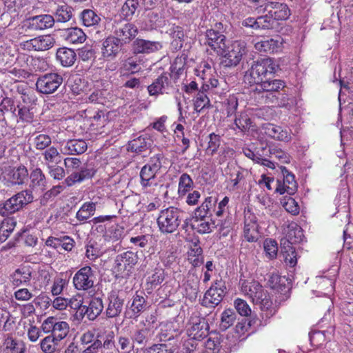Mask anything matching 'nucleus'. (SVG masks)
Listing matches in <instances>:
<instances>
[{
  "label": "nucleus",
  "instance_id": "1",
  "mask_svg": "<svg viewBox=\"0 0 353 353\" xmlns=\"http://www.w3.org/2000/svg\"><path fill=\"white\" fill-rule=\"evenodd\" d=\"M241 292L249 297L252 301L259 305L262 311L263 318L270 319L276 312V308L270 295L265 291L263 286L255 281H244L241 283Z\"/></svg>",
  "mask_w": 353,
  "mask_h": 353
},
{
  "label": "nucleus",
  "instance_id": "2",
  "mask_svg": "<svg viewBox=\"0 0 353 353\" xmlns=\"http://www.w3.org/2000/svg\"><path fill=\"white\" fill-rule=\"evenodd\" d=\"M279 65L272 58H264L253 62L244 75V81L250 85L259 84L268 74L276 71Z\"/></svg>",
  "mask_w": 353,
  "mask_h": 353
},
{
  "label": "nucleus",
  "instance_id": "3",
  "mask_svg": "<svg viewBox=\"0 0 353 353\" xmlns=\"http://www.w3.org/2000/svg\"><path fill=\"white\" fill-rule=\"evenodd\" d=\"M33 199L34 196L30 190H22L0 203V215L8 216L14 214L32 203Z\"/></svg>",
  "mask_w": 353,
  "mask_h": 353
},
{
  "label": "nucleus",
  "instance_id": "4",
  "mask_svg": "<svg viewBox=\"0 0 353 353\" xmlns=\"http://www.w3.org/2000/svg\"><path fill=\"white\" fill-rule=\"evenodd\" d=\"M64 165L68 171L72 172L64 181L68 186H72L76 183H81L92 178L94 174V170L87 167L81 168L77 170L81 165V161L77 158H65Z\"/></svg>",
  "mask_w": 353,
  "mask_h": 353
},
{
  "label": "nucleus",
  "instance_id": "5",
  "mask_svg": "<svg viewBox=\"0 0 353 353\" xmlns=\"http://www.w3.org/2000/svg\"><path fill=\"white\" fill-rule=\"evenodd\" d=\"M182 214L181 210L174 207L161 210L157 219L160 231L163 233L174 232L180 225Z\"/></svg>",
  "mask_w": 353,
  "mask_h": 353
},
{
  "label": "nucleus",
  "instance_id": "6",
  "mask_svg": "<svg viewBox=\"0 0 353 353\" xmlns=\"http://www.w3.org/2000/svg\"><path fill=\"white\" fill-rule=\"evenodd\" d=\"M246 43L243 41L236 40L233 41L229 46L226 44L224 48V52L219 54L223 57V64L226 67L236 66L241 61L243 56L246 54Z\"/></svg>",
  "mask_w": 353,
  "mask_h": 353
},
{
  "label": "nucleus",
  "instance_id": "7",
  "mask_svg": "<svg viewBox=\"0 0 353 353\" xmlns=\"http://www.w3.org/2000/svg\"><path fill=\"white\" fill-rule=\"evenodd\" d=\"M41 328L44 333H51L50 336L59 341L65 339L70 331L69 324L66 321H60L53 316L44 320Z\"/></svg>",
  "mask_w": 353,
  "mask_h": 353
},
{
  "label": "nucleus",
  "instance_id": "8",
  "mask_svg": "<svg viewBox=\"0 0 353 353\" xmlns=\"http://www.w3.org/2000/svg\"><path fill=\"white\" fill-rule=\"evenodd\" d=\"M225 293L224 281H216L205 293L201 304L206 307H215L223 300Z\"/></svg>",
  "mask_w": 353,
  "mask_h": 353
},
{
  "label": "nucleus",
  "instance_id": "9",
  "mask_svg": "<svg viewBox=\"0 0 353 353\" xmlns=\"http://www.w3.org/2000/svg\"><path fill=\"white\" fill-rule=\"evenodd\" d=\"M63 82L62 77L57 73L46 74L38 78L36 87L37 90L43 94L54 92Z\"/></svg>",
  "mask_w": 353,
  "mask_h": 353
},
{
  "label": "nucleus",
  "instance_id": "10",
  "mask_svg": "<svg viewBox=\"0 0 353 353\" xmlns=\"http://www.w3.org/2000/svg\"><path fill=\"white\" fill-rule=\"evenodd\" d=\"M74 287L77 290L86 291L94 286V275L90 266H85L79 270L72 279Z\"/></svg>",
  "mask_w": 353,
  "mask_h": 353
},
{
  "label": "nucleus",
  "instance_id": "11",
  "mask_svg": "<svg viewBox=\"0 0 353 353\" xmlns=\"http://www.w3.org/2000/svg\"><path fill=\"white\" fill-rule=\"evenodd\" d=\"M209 325L205 319L199 316L190 318L186 328L187 335L194 340H201L207 336Z\"/></svg>",
  "mask_w": 353,
  "mask_h": 353
},
{
  "label": "nucleus",
  "instance_id": "12",
  "mask_svg": "<svg viewBox=\"0 0 353 353\" xmlns=\"http://www.w3.org/2000/svg\"><path fill=\"white\" fill-rule=\"evenodd\" d=\"M137 262V258L134 252H125L117 256L114 270L117 274L128 275Z\"/></svg>",
  "mask_w": 353,
  "mask_h": 353
},
{
  "label": "nucleus",
  "instance_id": "13",
  "mask_svg": "<svg viewBox=\"0 0 353 353\" xmlns=\"http://www.w3.org/2000/svg\"><path fill=\"white\" fill-rule=\"evenodd\" d=\"M54 43V38L50 34H47L23 41L21 43V46L23 49L29 51H45L52 48Z\"/></svg>",
  "mask_w": 353,
  "mask_h": 353
},
{
  "label": "nucleus",
  "instance_id": "14",
  "mask_svg": "<svg viewBox=\"0 0 353 353\" xmlns=\"http://www.w3.org/2000/svg\"><path fill=\"white\" fill-rule=\"evenodd\" d=\"M261 7L263 12H268L271 18L274 20L275 23L276 21L286 20L290 14L288 6L283 3L268 1Z\"/></svg>",
  "mask_w": 353,
  "mask_h": 353
},
{
  "label": "nucleus",
  "instance_id": "15",
  "mask_svg": "<svg viewBox=\"0 0 353 353\" xmlns=\"http://www.w3.org/2000/svg\"><path fill=\"white\" fill-rule=\"evenodd\" d=\"M172 88L170 74L163 73L156 79L152 84L148 85V90L150 96H157L159 94H168Z\"/></svg>",
  "mask_w": 353,
  "mask_h": 353
},
{
  "label": "nucleus",
  "instance_id": "16",
  "mask_svg": "<svg viewBox=\"0 0 353 353\" xmlns=\"http://www.w3.org/2000/svg\"><path fill=\"white\" fill-rule=\"evenodd\" d=\"M123 46V43L120 39L114 36L107 37L102 43L101 54L107 61L114 60Z\"/></svg>",
  "mask_w": 353,
  "mask_h": 353
},
{
  "label": "nucleus",
  "instance_id": "17",
  "mask_svg": "<svg viewBox=\"0 0 353 353\" xmlns=\"http://www.w3.org/2000/svg\"><path fill=\"white\" fill-rule=\"evenodd\" d=\"M54 18L50 14H41L30 17L23 22V27L31 30H43L52 27Z\"/></svg>",
  "mask_w": 353,
  "mask_h": 353
},
{
  "label": "nucleus",
  "instance_id": "18",
  "mask_svg": "<svg viewBox=\"0 0 353 353\" xmlns=\"http://www.w3.org/2000/svg\"><path fill=\"white\" fill-rule=\"evenodd\" d=\"M124 299L120 297L119 292L111 291L107 298L105 315L108 318H114L119 316L123 310Z\"/></svg>",
  "mask_w": 353,
  "mask_h": 353
},
{
  "label": "nucleus",
  "instance_id": "19",
  "mask_svg": "<svg viewBox=\"0 0 353 353\" xmlns=\"http://www.w3.org/2000/svg\"><path fill=\"white\" fill-rule=\"evenodd\" d=\"M163 44L160 41H150L137 38L132 44V50L134 54H151L161 50Z\"/></svg>",
  "mask_w": 353,
  "mask_h": 353
},
{
  "label": "nucleus",
  "instance_id": "20",
  "mask_svg": "<svg viewBox=\"0 0 353 353\" xmlns=\"http://www.w3.org/2000/svg\"><path fill=\"white\" fill-rule=\"evenodd\" d=\"M19 81V80H17V83L12 88L15 89L16 92L20 94V99L18 100L17 105H22L25 107H35L37 101L35 94L26 84Z\"/></svg>",
  "mask_w": 353,
  "mask_h": 353
},
{
  "label": "nucleus",
  "instance_id": "21",
  "mask_svg": "<svg viewBox=\"0 0 353 353\" xmlns=\"http://www.w3.org/2000/svg\"><path fill=\"white\" fill-rule=\"evenodd\" d=\"M281 169L283 176V183L278 181L276 191L281 194L287 192L288 194L292 195L296 192L298 188L295 176L285 167H281Z\"/></svg>",
  "mask_w": 353,
  "mask_h": 353
},
{
  "label": "nucleus",
  "instance_id": "22",
  "mask_svg": "<svg viewBox=\"0 0 353 353\" xmlns=\"http://www.w3.org/2000/svg\"><path fill=\"white\" fill-rule=\"evenodd\" d=\"M265 134L274 140L288 143L292 139L290 130L273 123H266L263 127Z\"/></svg>",
  "mask_w": 353,
  "mask_h": 353
},
{
  "label": "nucleus",
  "instance_id": "23",
  "mask_svg": "<svg viewBox=\"0 0 353 353\" xmlns=\"http://www.w3.org/2000/svg\"><path fill=\"white\" fill-rule=\"evenodd\" d=\"M204 43L210 46L217 54H223L225 45V37L219 31L213 29L208 30L205 32Z\"/></svg>",
  "mask_w": 353,
  "mask_h": 353
},
{
  "label": "nucleus",
  "instance_id": "24",
  "mask_svg": "<svg viewBox=\"0 0 353 353\" xmlns=\"http://www.w3.org/2000/svg\"><path fill=\"white\" fill-rule=\"evenodd\" d=\"M138 32V28L134 24L127 23L115 29L114 37L119 39L122 43H127L135 38Z\"/></svg>",
  "mask_w": 353,
  "mask_h": 353
},
{
  "label": "nucleus",
  "instance_id": "25",
  "mask_svg": "<svg viewBox=\"0 0 353 353\" xmlns=\"http://www.w3.org/2000/svg\"><path fill=\"white\" fill-rule=\"evenodd\" d=\"M87 148V143L83 139H71L61 145V152L65 155H76L83 154Z\"/></svg>",
  "mask_w": 353,
  "mask_h": 353
},
{
  "label": "nucleus",
  "instance_id": "26",
  "mask_svg": "<svg viewBox=\"0 0 353 353\" xmlns=\"http://www.w3.org/2000/svg\"><path fill=\"white\" fill-rule=\"evenodd\" d=\"M282 43L283 39L277 37L257 41L254 43V48L261 52L274 53L281 50Z\"/></svg>",
  "mask_w": 353,
  "mask_h": 353
},
{
  "label": "nucleus",
  "instance_id": "27",
  "mask_svg": "<svg viewBox=\"0 0 353 353\" xmlns=\"http://www.w3.org/2000/svg\"><path fill=\"white\" fill-rule=\"evenodd\" d=\"M157 172L153 171L150 168L144 165L140 172L141 185L142 188L148 189L157 186L158 184L157 179Z\"/></svg>",
  "mask_w": 353,
  "mask_h": 353
},
{
  "label": "nucleus",
  "instance_id": "28",
  "mask_svg": "<svg viewBox=\"0 0 353 353\" xmlns=\"http://www.w3.org/2000/svg\"><path fill=\"white\" fill-rule=\"evenodd\" d=\"M28 172L24 165L11 168L8 173V179L13 185H21L27 180Z\"/></svg>",
  "mask_w": 353,
  "mask_h": 353
},
{
  "label": "nucleus",
  "instance_id": "29",
  "mask_svg": "<svg viewBox=\"0 0 353 353\" xmlns=\"http://www.w3.org/2000/svg\"><path fill=\"white\" fill-rule=\"evenodd\" d=\"M287 240L285 244L288 246L294 243H300L303 241V233L301 228L296 223L292 222L288 225V231L286 232Z\"/></svg>",
  "mask_w": 353,
  "mask_h": 353
},
{
  "label": "nucleus",
  "instance_id": "30",
  "mask_svg": "<svg viewBox=\"0 0 353 353\" xmlns=\"http://www.w3.org/2000/svg\"><path fill=\"white\" fill-rule=\"evenodd\" d=\"M56 58L62 66L70 67L74 63L77 55L72 49L63 47L57 50Z\"/></svg>",
  "mask_w": 353,
  "mask_h": 353
},
{
  "label": "nucleus",
  "instance_id": "31",
  "mask_svg": "<svg viewBox=\"0 0 353 353\" xmlns=\"http://www.w3.org/2000/svg\"><path fill=\"white\" fill-rule=\"evenodd\" d=\"M31 276L30 270L28 268L23 267L17 269L10 275V281L14 286L18 287L28 283L30 281Z\"/></svg>",
  "mask_w": 353,
  "mask_h": 353
},
{
  "label": "nucleus",
  "instance_id": "32",
  "mask_svg": "<svg viewBox=\"0 0 353 353\" xmlns=\"http://www.w3.org/2000/svg\"><path fill=\"white\" fill-rule=\"evenodd\" d=\"M85 314L90 320H94L102 312L103 303L102 299L99 297H92L89 305L83 306Z\"/></svg>",
  "mask_w": 353,
  "mask_h": 353
},
{
  "label": "nucleus",
  "instance_id": "33",
  "mask_svg": "<svg viewBox=\"0 0 353 353\" xmlns=\"http://www.w3.org/2000/svg\"><path fill=\"white\" fill-rule=\"evenodd\" d=\"M62 36L67 42L72 44L82 43L86 39L83 31L77 27L64 30Z\"/></svg>",
  "mask_w": 353,
  "mask_h": 353
},
{
  "label": "nucleus",
  "instance_id": "34",
  "mask_svg": "<svg viewBox=\"0 0 353 353\" xmlns=\"http://www.w3.org/2000/svg\"><path fill=\"white\" fill-rule=\"evenodd\" d=\"M259 225L254 219H245L243 229V236L249 242H256L259 236Z\"/></svg>",
  "mask_w": 353,
  "mask_h": 353
},
{
  "label": "nucleus",
  "instance_id": "35",
  "mask_svg": "<svg viewBox=\"0 0 353 353\" xmlns=\"http://www.w3.org/2000/svg\"><path fill=\"white\" fill-rule=\"evenodd\" d=\"M35 113V107H25L22 105H17V112L14 116L17 118V122L30 123L34 121Z\"/></svg>",
  "mask_w": 353,
  "mask_h": 353
},
{
  "label": "nucleus",
  "instance_id": "36",
  "mask_svg": "<svg viewBox=\"0 0 353 353\" xmlns=\"http://www.w3.org/2000/svg\"><path fill=\"white\" fill-rule=\"evenodd\" d=\"M166 33L172 39V46L176 50H180L183 47L184 41L183 29L175 25H172L167 30Z\"/></svg>",
  "mask_w": 353,
  "mask_h": 353
},
{
  "label": "nucleus",
  "instance_id": "37",
  "mask_svg": "<svg viewBox=\"0 0 353 353\" xmlns=\"http://www.w3.org/2000/svg\"><path fill=\"white\" fill-rule=\"evenodd\" d=\"M151 337V330L145 326L143 323L142 326L139 327L133 333L132 340L133 343L145 345Z\"/></svg>",
  "mask_w": 353,
  "mask_h": 353
},
{
  "label": "nucleus",
  "instance_id": "38",
  "mask_svg": "<svg viewBox=\"0 0 353 353\" xmlns=\"http://www.w3.org/2000/svg\"><path fill=\"white\" fill-rule=\"evenodd\" d=\"M74 9L67 5L59 6L54 13V22L65 23L69 21L73 16Z\"/></svg>",
  "mask_w": 353,
  "mask_h": 353
},
{
  "label": "nucleus",
  "instance_id": "39",
  "mask_svg": "<svg viewBox=\"0 0 353 353\" xmlns=\"http://www.w3.org/2000/svg\"><path fill=\"white\" fill-rule=\"evenodd\" d=\"M259 88L262 91L278 93L279 91L285 87V83L280 79L263 81L259 83Z\"/></svg>",
  "mask_w": 353,
  "mask_h": 353
},
{
  "label": "nucleus",
  "instance_id": "40",
  "mask_svg": "<svg viewBox=\"0 0 353 353\" xmlns=\"http://www.w3.org/2000/svg\"><path fill=\"white\" fill-rule=\"evenodd\" d=\"M203 250L199 241L193 243L188 252V260L194 266H199L203 263Z\"/></svg>",
  "mask_w": 353,
  "mask_h": 353
},
{
  "label": "nucleus",
  "instance_id": "41",
  "mask_svg": "<svg viewBox=\"0 0 353 353\" xmlns=\"http://www.w3.org/2000/svg\"><path fill=\"white\" fill-rule=\"evenodd\" d=\"M80 19L83 25L87 27L97 25L100 21V17L91 9H85L80 14Z\"/></svg>",
  "mask_w": 353,
  "mask_h": 353
},
{
  "label": "nucleus",
  "instance_id": "42",
  "mask_svg": "<svg viewBox=\"0 0 353 353\" xmlns=\"http://www.w3.org/2000/svg\"><path fill=\"white\" fill-rule=\"evenodd\" d=\"M43 155L47 167L57 165L61 162L62 157L57 149L54 146L46 150Z\"/></svg>",
  "mask_w": 353,
  "mask_h": 353
},
{
  "label": "nucleus",
  "instance_id": "43",
  "mask_svg": "<svg viewBox=\"0 0 353 353\" xmlns=\"http://www.w3.org/2000/svg\"><path fill=\"white\" fill-rule=\"evenodd\" d=\"M148 141L146 137L139 136L129 141L128 150L136 153L144 152L148 148Z\"/></svg>",
  "mask_w": 353,
  "mask_h": 353
},
{
  "label": "nucleus",
  "instance_id": "44",
  "mask_svg": "<svg viewBox=\"0 0 353 353\" xmlns=\"http://www.w3.org/2000/svg\"><path fill=\"white\" fill-rule=\"evenodd\" d=\"M191 228L200 234L210 233L214 227V223L206 219H191Z\"/></svg>",
  "mask_w": 353,
  "mask_h": 353
},
{
  "label": "nucleus",
  "instance_id": "45",
  "mask_svg": "<svg viewBox=\"0 0 353 353\" xmlns=\"http://www.w3.org/2000/svg\"><path fill=\"white\" fill-rule=\"evenodd\" d=\"M96 205L94 203H85L77 212L76 218L79 221L85 222L94 215Z\"/></svg>",
  "mask_w": 353,
  "mask_h": 353
},
{
  "label": "nucleus",
  "instance_id": "46",
  "mask_svg": "<svg viewBox=\"0 0 353 353\" xmlns=\"http://www.w3.org/2000/svg\"><path fill=\"white\" fill-rule=\"evenodd\" d=\"M193 181L189 174H182L179 177L178 194L180 197L185 196L193 188Z\"/></svg>",
  "mask_w": 353,
  "mask_h": 353
},
{
  "label": "nucleus",
  "instance_id": "47",
  "mask_svg": "<svg viewBox=\"0 0 353 353\" xmlns=\"http://www.w3.org/2000/svg\"><path fill=\"white\" fill-rule=\"evenodd\" d=\"M286 281L285 277H281L277 273L273 272L269 275L268 285L270 288L279 292H282L286 288Z\"/></svg>",
  "mask_w": 353,
  "mask_h": 353
},
{
  "label": "nucleus",
  "instance_id": "48",
  "mask_svg": "<svg viewBox=\"0 0 353 353\" xmlns=\"http://www.w3.org/2000/svg\"><path fill=\"white\" fill-rule=\"evenodd\" d=\"M6 349L10 350L11 353H25L26 345L23 341H18L12 336H8L3 343Z\"/></svg>",
  "mask_w": 353,
  "mask_h": 353
},
{
  "label": "nucleus",
  "instance_id": "49",
  "mask_svg": "<svg viewBox=\"0 0 353 353\" xmlns=\"http://www.w3.org/2000/svg\"><path fill=\"white\" fill-rule=\"evenodd\" d=\"M236 319V314L231 309L225 310L221 314L220 329L226 330L231 327Z\"/></svg>",
  "mask_w": 353,
  "mask_h": 353
},
{
  "label": "nucleus",
  "instance_id": "50",
  "mask_svg": "<svg viewBox=\"0 0 353 353\" xmlns=\"http://www.w3.org/2000/svg\"><path fill=\"white\" fill-rule=\"evenodd\" d=\"M89 119L92 130H97L104 127L107 122V117L102 110L96 111L93 116L90 117Z\"/></svg>",
  "mask_w": 353,
  "mask_h": 353
},
{
  "label": "nucleus",
  "instance_id": "51",
  "mask_svg": "<svg viewBox=\"0 0 353 353\" xmlns=\"http://www.w3.org/2000/svg\"><path fill=\"white\" fill-rule=\"evenodd\" d=\"M205 92L201 89L195 97L194 106L196 112H200L203 109L208 108L210 105V99Z\"/></svg>",
  "mask_w": 353,
  "mask_h": 353
},
{
  "label": "nucleus",
  "instance_id": "52",
  "mask_svg": "<svg viewBox=\"0 0 353 353\" xmlns=\"http://www.w3.org/2000/svg\"><path fill=\"white\" fill-rule=\"evenodd\" d=\"M282 244L283 245V249L285 250L283 253L285 263L290 268L294 267L297 263L295 248L291 245H285V242L282 243Z\"/></svg>",
  "mask_w": 353,
  "mask_h": 353
},
{
  "label": "nucleus",
  "instance_id": "53",
  "mask_svg": "<svg viewBox=\"0 0 353 353\" xmlns=\"http://www.w3.org/2000/svg\"><path fill=\"white\" fill-rule=\"evenodd\" d=\"M263 248L266 256L269 259H274L277 256L278 244L275 240L267 239L263 242Z\"/></svg>",
  "mask_w": 353,
  "mask_h": 353
},
{
  "label": "nucleus",
  "instance_id": "54",
  "mask_svg": "<svg viewBox=\"0 0 353 353\" xmlns=\"http://www.w3.org/2000/svg\"><path fill=\"white\" fill-rule=\"evenodd\" d=\"M255 94L258 95L259 102L265 104H275L278 102V97L274 92L262 91L256 89Z\"/></svg>",
  "mask_w": 353,
  "mask_h": 353
},
{
  "label": "nucleus",
  "instance_id": "55",
  "mask_svg": "<svg viewBox=\"0 0 353 353\" xmlns=\"http://www.w3.org/2000/svg\"><path fill=\"white\" fill-rule=\"evenodd\" d=\"M59 342V341H55V339L48 335L41 341V349L44 353H54L57 350Z\"/></svg>",
  "mask_w": 353,
  "mask_h": 353
},
{
  "label": "nucleus",
  "instance_id": "56",
  "mask_svg": "<svg viewBox=\"0 0 353 353\" xmlns=\"http://www.w3.org/2000/svg\"><path fill=\"white\" fill-rule=\"evenodd\" d=\"M268 152L270 157H274L278 159L280 163H288L290 162V156L277 146H269Z\"/></svg>",
  "mask_w": 353,
  "mask_h": 353
},
{
  "label": "nucleus",
  "instance_id": "57",
  "mask_svg": "<svg viewBox=\"0 0 353 353\" xmlns=\"http://www.w3.org/2000/svg\"><path fill=\"white\" fill-rule=\"evenodd\" d=\"M138 0H126L121 8V14L125 18H131L138 8Z\"/></svg>",
  "mask_w": 353,
  "mask_h": 353
},
{
  "label": "nucleus",
  "instance_id": "58",
  "mask_svg": "<svg viewBox=\"0 0 353 353\" xmlns=\"http://www.w3.org/2000/svg\"><path fill=\"white\" fill-rule=\"evenodd\" d=\"M16 223L12 220L3 221L0 225V243L4 242L13 231Z\"/></svg>",
  "mask_w": 353,
  "mask_h": 353
},
{
  "label": "nucleus",
  "instance_id": "59",
  "mask_svg": "<svg viewBox=\"0 0 353 353\" xmlns=\"http://www.w3.org/2000/svg\"><path fill=\"white\" fill-rule=\"evenodd\" d=\"M145 298L139 294H136L134 296L132 299V303L131 304L130 308L134 315L136 316H139L141 312H142L145 310Z\"/></svg>",
  "mask_w": 353,
  "mask_h": 353
},
{
  "label": "nucleus",
  "instance_id": "60",
  "mask_svg": "<svg viewBox=\"0 0 353 353\" xmlns=\"http://www.w3.org/2000/svg\"><path fill=\"white\" fill-rule=\"evenodd\" d=\"M274 25V20L271 18L268 12L265 15L257 17V30L272 29Z\"/></svg>",
  "mask_w": 353,
  "mask_h": 353
},
{
  "label": "nucleus",
  "instance_id": "61",
  "mask_svg": "<svg viewBox=\"0 0 353 353\" xmlns=\"http://www.w3.org/2000/svg\"><path fill=\"white\" fill-rule=\"evenodd\" d=\"M52 140L50 136L44 134H39L34 138V145L36 149L43 150L51 144Z\"/></svg>",
  "mask_w": 353,
  "mask_h": 353
},
{
  "label": "nucleus",
  "instance_id": "62",
  "mask_svg": "<svg viewBox=\"0 0 353 353\" xmlns=\"http://www.w3.org/2000/svg\"><path fill=\"white\" fill-rule=\"evenodd\" d=\"M63 274L59 276H57L53 281V284L51 288V292L52 295L57 296L62 293L63 289L67 286L68 281L65 279H63Z\"/></svg>",
  "mask_w": 353,
  "mask_h": 353
},
{
  "label": "nucleus",
  "instance_id": "63",
  "mask_svg": "<svg viewBox=\"0 0 353 353\" xmlns=\"http://www.w3.org/2000/svg\"><path fill=\"white\" fill-rule=\"evenodd\" d=\"M140 62L135 57H129L123 63V69L130 73H135L141 70Z\"/></svg>",
  "mask_w": 353,
  "mask_h": 353
},
{
  "label": "nucleus",
  "instance_id": "64",
  "mask_svg": "<svg viewBox=\"0 0 353 353\" xmlns=\"http://www.w3.org/2000/svg\"><path fill=\"white\" fill-rule=\"evenodd\" d=\"M143 353H174V350L166 344L158 343L144 349Z\"/></svg>",
  "mask_w": 353,
  "mask_h": 353
}]
</instances>
